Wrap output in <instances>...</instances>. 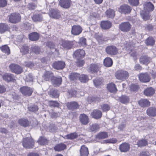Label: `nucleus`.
<instances>
[{"mask_svg":"<svg viewBox=\"0 0 156 156\" xmlns=\"http://www.w3.org/2000/svg\"><path fill=\"white\" fill-rule=\"evenodd\" d=\"M115 76L117 79L123 81L128 78L129 73L126 71L119 70L116 73Z\"/></svg>","mask_w":156,"mask_h":156,"instance_id":"f257e3e1","label":"nucleus"},{"mask_svg":"<svg viewBox=\"0 0 156 156\" xmlns=\"http://www.w3.org/2000/svg\"><path fill=\"white\" fill-rule=\"evenodd\" d=\"M23 146L26 148H31L34 144L33 140L31 137L24 138L23 141Z\"/></svg>","mask_w":156,"mask_h":156,"instance_id":"f03ea898","label":"nucleus"},{"mask_svg":"<svg viewBox=\"0 0 156 156\" xmlns=\"http://www.w3.org/2000/svg\"><path fill=\"white\" fill-rule=\"evenodd\" d=\"M131 25L129 22H124L121 23L119 26L120 30L123 32H128L130 30Z\"/></svg>","mask_w":156,"mask_h":156,"instance_id":"7ed1b4c3","label":"nucleus"},{"mask_svg":"<svg viewBox=\"0 0 156 156\" xmlns=\"http://www.w3.org/2000/svg\"><path fill=\"white\" fill-rule=\"evenodd\" d=\"M105 51L107 53L111 56L116 55L118 53V49L114 45L107 46L105 48Z\"/></svg>","mask_w":156,"mask_h":156,"instance_id":"20e7f679","label":"nucleus"},{"mask_svg":"<svg viewBox=\"0 0 156 156\" xmlns=\"http://www.w3.org/2000/svg\"><path fill=\"white\" fill-rule=\"evenodd\" d=\"M21 20V16L19 14L13 13L9 16L10 22L12 23H16L19 22Z\"/></svg>","mask_w":156,"mask_h":156,"instance_id":"39448f33","label":"nucleus"},{"mask_svg":"<svg viewBox=\"0 0 156 156\" xmlns=\"http://www.w3.org/2000/svg\"><path fill=\"white\" fill-rule=\"evenodd\" d=\"M20 91L24 95L30 96L33 91V89L27 86H23L20 89Z\"/></svg>","mask_w":156,"mask_h":156,"instance_id":"423d86ee","label":"nucleus"},{"mask_svg":"<svg viewBox=\"0 0 156 156\" xmlns=\"http://www.w3.org/2000/svg\"><path fill=\"white\" fill-rule=\"evenodd\" d=\"M9 67L11 71L16 74H20L22 72V68L17 65L12 64L10 65Z\"/></svg>","mask_w":156,"mask_h":156,"instance_id":"0eeeda50","label":"nucleus"},{"mask_svg":"<svg viewBox=\"0 0 156 156\" xmlns=\"http://www.w3.org/2000/svg\"><path fill=\"white\" fill-rule=\"evenodd\" d=\"M59 44L64 48L69 49L71 48L73 45V42L62 40L59 43Z\"/></svg>","mask_w":156,"mask_h":156,"instance_id":"6e6552de","label":"nucleus"},{"mask_svg":"<svg viewBox=\"0 0 156 156\" xmlns=\"http://www.w3.org/2000/svg\"><path fill=\"white\" fill-rule=\"evenodd\" d=\"M82 31V29L80 26L74 25L72 27L71 32L74 35H77L80 34Z\"/></svg>","mask_w":156,"mask_h":156,"instance_id":"1a4fd4ad","label":"nucleus"},{"mask_svg":"<svg viewBox=\"0 0 156 156\" xmlns=\"http://www.w3.org/2000/svg\"><path fill=\"white\" fill-rule=\"evenodd\" d=\"M49 15L50 17L56 19L59 18L61 16L60 13L58 10L53 9L50 10Z\"/></svg>","mask_w":156,"mask_h":156,"instance_id":"9d476101","label":"nucleus"},{"mask_svg":"<svg viewBox=\"0 0 156 156\" xmlns=\"http://www.w3.org/2000/svg\"><path fill=\"white\" fill-rule=\"evenodd\" d=\"M85 54L84 50L83 49H78L74 52V56L76 59H81L84 57Z\"/></svg>","mask_w":156,"mask_h":156,"instance_id":"9b49d317","label":"nucleus"},{"mask_svg":"<svg viewBox=\"0 0 156 156\" xmlns=\"http://www.w3.org/2000/svg\"><path fill=\"white\" fill-rule=\"evenodd\" d=\"M52 66L54 68L57 69H62L65 67V63L63 61L56 62L53 64Z\"/></svg>","mask_w":156,"mask_h":156,"instance_id":"f8f14e48","label":"nucleus"},{"mask_svg":"<svg viewBox=\"0 0 156 156\" xmlns=\"http://www.w3.org/2000/svg\"><path fill=\"white\" fill-rule=\"evenodd\" d=\"M71 3L70 0H60L59 1L60 6L65 9L69 8L70 7Z\"/></svg>","mask_w":156,"mask_h":156,"instance_id":"ddd939ff","label":"nucleus"},{"mask_svg":"<svg viewBox=\"0 0 156 156\" xmlns=\"http://www.w3.org/2000/svg\"><path fill=\"white\" fill-rule=\"evenodd\" d=\"M79 120L81 123L83 125H87L89 122L88 116L84 114L80 115L79 116Z\"/></svg>","mask_w":156,"mask_h":156,"instance_id":"4468645a","label":"nucleus"},{"mask_svg":"<svg viewBox=\"0 0 156 156\" xmlns=\"http://www.w3.org/2000/svg\"><path fill=\"white\" fill-rule=\"evenodd\" d=\"M139 78L140 81L144 83L148 82L150 80V76L147 73H141L139 76Z\"/></svg>","mask_w":156,"mask_h":156,"instance_id":"2eb2a0df","label":"nucleus"},{"mask_svg":"<svg viewBox=\"0 0 156 156\" xmlns=\"http://www.w3.org/2000/svg\"><path fill=\"white\" fill-rule=\"evenodd\" d=\"M88 71L91 73H95L99 70V66L98 64H91L88 67Z\"/></svg>","mask_w":156,"mask_h":156,"instance_id":"dca6fc26","label":"nucleus"},{"mask_svg":"<svg viewBox=\"0 0 156 156\" xmlns=\"http://www.w3.org/2000/svg\"><path fill=\"white\" fill-rule=\"evenodd\" d=\"M131 10V8L129 6L126 5L121 6L119 9V11L120 12L124 14L129 13L130 12Z\"/></svg>","mask_w":156,"mask_h":156,"instance_id":"f3484780","label":"nucleus"},{"mask_svg":"<svg viewBox=\"0 0 156 156\" xmlns=\"http://www.w3.org/2000/svg\"><path fill=\"white\" fill-rule=\"evenodd\" d=\"M3 79L7 82L13 81L15 80L14 76L9 73H5L2 76Z\"/></svg>","mask_w":156,"mask_h":156,"instance_id":"a211bd4d","label":"nucleus"},{"mask_svg":"<svg viewBox=\"0 0 156 156\" xmlns=\"http://www.w3.org/2000/svg\"><path fill=\"white\" fill-rule=\"evenodd\" d=\"M129 149L130 145L126 143H123L119 146V149L121 152H126L128 151Z\"/></svg>","mask_w":156,"mask_h":156,"instance_id":"6ab92c4d","label":"nucleus"},{"mask_svg":"<svg viewBox=\"0 0 156 156\" xmlns=\"http://www.w3.org/2000/svg\"><path fill=\"white\" fill-rule=\"evenodd\" d=\"M102 115L101 112L98 110H94L91 113V115L94 118L98 119L100 118Z\"/></svg>","mask_w":156,"mask_h":156,"instance_id":"aec40b11","label":"nucleus"},{"mask_svg":"<svg viewBox=\"0 0 156 156\" xmlns=\"http://www.w3.org/2000/svg\"><path fill=\"white\" fill-rule=\"evenodd\" d=\"M101 28L105 30H107L110 28L112 26V23L111 22L107 21H102L101 23Z\"/></svg>","mask_w":156,"mask_h":156,"instance_id":"412c9836","label":"nucleus"},{"mask_svg":"<svg viewBox=\"0 0 156 156\" xmlns=\"http://www.w3.org/2000/svg\"><path fill=\"white\" fill-rule=\"evenodd\" d=\"M144 11L149 12L154 9V5L150 2L145 3L144 5Z\"/></svg>","mask_w":156,"mask_h":156,"instance_id":"4be33fe9","label":"nucleus"},{"mask_svg":"<svg viewBox=\"0 0 156 156\" xmlns=\"http://www.w3.org/2000/svg\"><path fill=\"white\" fill-rule=\"evenodd\" d=\"M151 60V58L146 55L142 56L140 59V63L146 65H147Z\"/></svg>","mask_w":156,"mask_h":156,"instance_id":"5701e85b","label":"nucleus"},{"mask_svg":"<svg viewBox=\"0 0 156 156\" xmlns=\"http://www.w3.org/2000/svg\"><path fill=\"white\" fill-rule=\"evenodd\" d=\"M147 114L150 116L154 117L156 116V108L150 107L147 110Z\"/></svg>","mask_w":156,"mask_h":156,"instance_id":"b1692460","label":"nucleus"},{"mask_svg":"<svg viewBox=\"0 0 156 156\" xmlns=\"http://www.w3.org/2000/svg\"><path fill=\"white\" fill-rule=\"evenodd\" d=\"M80 153L81 156H88L89 154L88 148L84 145H82L81 147Z\"/></svg>","mask_w":156,"mask_h":156,"instance_id":"393cba45","label":"nucleus"},{"mask_svg":"<svg viewBox=\"0 0 156 156\" xmlns=\"http://www.w3.org/2000/svg\"><path fill=\"white\" fill-rule=\"evenodd\" d=\"M32 18L34 22H41L43 20L41 15L37 13L34 14L32 16Z\"/></svg>","mask_w":156,"mask_h":156,"instance_id":"a878e982","label":"nucleus"},{"mask_svg":"<svg viewBox=\"0 0 156 156\" xmlns=\"http://www.w3.org/2000/svg\"><path fill=\"white\" fill-rule=\"evenodd\" d=\"M51 81L54 86H59L62 82V78L61 77L57 78L54 76L53 77Z\"/></svg>","mask_w":156,"mask_h":156,"instance_id":"bb28decb","label":"nucleus"},{"mask_svg":"<svg viewBox=\"0 0 156 156\" xmlns=\"http://www.w3.org/2000/svg\"><path fill=\"white\" fill-rule=\"evenodd\" d=\"M107 88L109 91L112 93H115L117 90L115 85L112 83L108 84Z\"/></svg>","mask_w":156,"mask_h":156,"instance_id":"cd10ccee","label":"nucleus"},{"mask_svg":"<svg viewBox=\"0 0 156 156\" xmlns=\"http://www.w3.org/2000/svg\"><path fill=\"white\" fill-rule=\"evenodd\" d=\"M113 64L112 59L109 57H107L104 60V64L107 67L111 66Z\"/></svg>","mask_w":156,"mask_h":156,"instance_id":"c85d7f7f","label":"nucleus"},{"mask_svg":"<svg viewBox=\"0 0 156 156\" xmlns=\"http://www.w3.org/2000/svg\"><path fill=\"white\" fill-rule=\"evenodd\" d=\"M139 104L141 107H148L150 105V102L147 99H141L139 101Z\"/></svg>","mask_w":156,"mask_h":156,"instance_id":"c756f323","label":"nucleus"},{"mask_svg":"<svg viewBox=\"0 0 156 156\" xmlns=\"http://www.w3.org/2000/svg\"><path fill=\"white\" fill-rule=\"evenodd\" d=\"M66 146L63 143H60L57 144L54 147L55 151H60L66 149Z\"/></svg>","mask_w":156,"mask_h":156,"instance_id":"7c9ffc66","label":"nucleus"},{"mask_svg":"<svg viewBox=\"0 0 156 156\" xmlns=\"http://www.w3.org/2000/svg\"><path fill=\"white\" fill-rule=\"evenodd\" d=\"M154 93V90L152 87L148 88L144 91V94L147 96L152 95Z\"/></svg>","mask_w":156,"mask_h":156,"instance_id":"2f4dec72","label":"nucleus"},{"mask_svg":"<svg viewBox=\"0 0 156 156\" xmlns=\"http://www.w3.org/2000/svg\"><path fill=\"white\" fill-rule=\"evenodd\" d=\"M29 39L32 41H35L38 39L39 35L36 32L32 33L29 35Z\"/></svg>","mask_w":156,"mask_h":156,"instance_id":"473e14b6","label":"nucleus"},{"mask_svg":"<svg viewBox=\"0 0 156 156\" xmlns=\"http://www.w3.org/2000/svg\"><path fill=\"white\" fill-rule=\"evenodd\" d=\"M79 80L82 83H85L88 81L89 78L88 76L85 74L79 75Z\"/></svg>","mask_w":156,"mask_h":156,"instance_id":"72a5a7b5","label":"nucleus"},{"mask_svg":"<svg viewBox=\"0 0 156 156\" xmlns=\"http://www.w3.org/2000/svg\"><path fill=\"white\" fill-rule=\"evenodd\" d=\"M19 124L22 126H27L30 124V122L27 119H22L19 120Z\"/></svg>","mask_w":156,"mask_h":156,"instance_id":"f704fd0d","label":"nucleus"},{"mask_svg":"<svg viewBox=\"0 0 156 156\" xmlns=\"http://www.w3.org/2000/svg\"><path fill=\"white\" fill-rule=\"evenodd\" d=\"M67 107L69 109H75L78 108L79 105L77 103L75 102H73L68 103Z\"/></svg>","mask_w":156,"mask_h":156,"instance_id":"c9c22d12","label":"nucleus"},{"mask_svg":"<svg viewBox=\"0 0 156 156\" xmlns=\"http://www.w3.org/2000/svg\"><path fill=\"white\" fill-rule=\"evenodd\" d=\"M20 48V52L23 55L26 54L28 53L29 52V48L26 45H23L21 46Z\"/></svg>","mask_w":156,"mask_h":156,"instance_id":"e433bc0d","label":"nucleus"},{"mask_svg":"<svg viewBox=\"0 0 156 156\" xmlns=\"http://www.w3.org/2000/svg\"><path fill=\"white\" fill-rule=\"evenodd\" d=\"M53 74L50 72H46L44 74V79L46 81L51 80L54 77Z\"/></svg>","mask_w":156,"mask_h":156,"instance_id":"4c0bfd02","label":"nucleus"},{"mask_svg":"<svg viewBox=\"0 0 156 156\" xmlns=\"http://www.w3.org/2000/svg\"><path fill=\"white\" fill-rule=\"evenodd\" d=\"M140 14L142 18L144 20H146L150 18L149 12L143 10L140 12Z\"/></svg>","mask_w":156,"mask_h":156,"instance_id":"58836bf2","label":"nucleus"},{"mask_svg":"<svg viewBox=\"0 0 156 156\" xmlns=\"http://www.w3.org/2000/svg\"><path fill=\"white\" fill-rule=\"evenodd\" d=\"M119 100L122 103L126 104L128 103L129 101V99L128 97L122 95L121 97H119Z\"/></svg>","mask_w":156,"mask_h":156,"instance_id":"ea45409f","label":"nucleus"},{"mask_svg":"<svg viewBox=\"0 0 156 156\" xmlns=\"http://www.w3.org/2000/svg\"><path fill=\"white\" fill-rule=\"evenodd\" d=\"M148 142L147 140L144 139L139 140L137 143L138 146L140 147L146 146Z\"/></svg>","mask_w":156,"mask_h":156,"instance_id":"a19ab883","label":"nucleus"},{"mask_svg":"<svg viewBox=\"0 0 156 156\" xmlns=\"http://www.w3.org/2000/svg\"><path fill=\"white\" fill-rule=\"evenodd\" d=\"M0 48L2 51L7 55H9L10 54V49L9 47L7 45L3 46Z\"/></svg>","mask_w":156,"mask_h":156,"instance_id":"79ce46f5","label":"nucleus"},{"mask_svg":"<svg viewBox=\"0 0 156 156\" xmlns=\"http://www.w3.org/2000/svg\"><path fill=\"white\" fill-rule=\"evenodd\" d=\"M9 29L8 25L2 23L0 24V32L3 33Z\"/></svg>","mask_w":156,"mask_h":156,"instance_id":"37998d69","label":"nucleus"},{"mask_svg":"<svg viewBox=\"0 0 156 156\" xmlns=\"http://www.w3.org/2000/svg\"><path fill=\"white\" fill-rule=\"evenodd\" d=\"M79 74L76 73H71L70 74L69 77L72 80H79Z\"/></svg>","mask_w":156,"mask_h":156,"instance_id":"c03bdc74","label":"nucleus"},{"mask_svg":"<svg viewBox=\"0 0 156 156\" xmlns=\"http://www.w3.org/2000/svg\"><path fill=\"white\" fill-rule=\"evenodd\" d=\"M49 93L50 95L54 98H58L59 96L58 91L56 90L51 89Z\"/></svg>","mask_w":156,"mask_h":156,"instance_id":"a18cd8bd","label":"nucleus"},{"mask_svg":"<svg viewBox=\"0 0 156 156\" xmlns=\"http://www.w3.org/2000/svg\"><path fill=\"white\" fill-rule=\"evenodd\" d=\"M108 136L107 133L102 132L98 134L97 136V138L99 139L106 138Z\"/></svg>","mask_w":156,"mask_h":156,"instance_id":"49530a36","label":"nucleus"},{"mask_svg":"<svg viewBox=\"0 0 156 156\" xmlns=\"http://www.w3.org/2000/svg\"><path fill=\"white\" fill-rule=\"evenodd\" d=\"M78 135L76 133H73L67 134L66 136V138L68 139H73L77 137Z\"/></svg>","mask_w":156,"mask_h":156,"instance_id":"de8ad7c7","label":"nucleus"},{"mask_svg":"<svg viewBox=\"0 0 156 156\" xmlns=\"http://www.w3.org/2000/svg\"><path fill=\"white\" fill-rule=\"evenodd\" d=\"M37 142L39 144L41 145L46 144L48 142L47 139L43 137H40Z\"/></svg>","mask_w":156,"mask_h":156,"instance_id":"09e8293b","label":"nucleus"},{"mask_svg":"<svg viewBox=\"0 0 156 156\" xmlns=\"http://www.w3.org/2000/svg\"><path fill=\"white\" fill-rule=\"evenodd\" d=\"M99 125L95 123L90 126V129L92 131H96L99 129Z\"/></svg>","mask_w":156,"mask_h":156,"instance_id":"8fccbe9b","label":"nucleus"},{"mask_svg":"<svg viewBox=\"0 0 156 156\" xmlns=\"http://www.w3.org/2000/svg\"><path fill=\"white\" fill-rule=\"evenodd\" d=\"M107 16L108 17L112 18L115 16V12L112 9H109L106 12Z\"/></svg>","mask_w":156,"mask_h":156,"instance_id":"3c124183","label":"nucleus"},{"mask_svg":"<svg viewBox=\"0 0 156 156\" xmlns=\"http://www.w3.org/2000/svg\"><path fill=\"white\" fill-rule=\"evenodd\" d=\"M145 43L147 45H153L154 44V41L152 37H148L145 41Z\"/></svg>","mask_w":156,"mask_h":156,"instance_id":"603ef678","label":"nucleus"},{"mask_svg":"<svg viewBox=\"0 0 156 156\" xmlns=\"http://www.w3.org/2000/svg\"><path fill=\"white\" fill-rule=\"evenodd\" d=\"M78 43L82 46H85L87 45L86 39L83 37H81L79 39Z\"/></svg>","mask_w":156,"mask_h":156,"instance_id":"864d4df0","label":"nucleus"},{"mask_svg":"<svg viewBox=\"0 0 156 156\" xmlns=\"http://www.w3.org/2000/svg\"><path fill=\"white\" fill-rule=\"evenodd\" d=\"M101 109L103 112H107L110 109L109 105L108 104H103L101 105Z\"/></svg>","mask_w":156,"mask_h":156,"instance_id":"5fc2aeb1","label":"nucleus"},{"mask_svg":"<svg viewBox=\"0 0 156 156\" xmlns=\"http://www.w3.org/2000/svg\"><path fill=\"white\" fill-rule=\"evenodd\" d=\"M93 82L94 85L96 87H98L102 83V80L101 78H97L93 81Z\"/></svg>","mask_w":156,"mask_h":156,"instance_id":"6e6d98bb","label":"nucleus"},{"mask_svg":"<svg viewBox=\"0 0 156 156\" xmlns=\"http://www.w3.org/2000/svg\"><path fill=\"white\" fill-rule=\"evenodd\" d=\"M29 111L31 112H35L37 111L38 109V106L36 105H33L28 107Z\"/></svg>","mask_w":156,"mask_h":156,"instance_id":"4d7b16f0","label":"nucleus"},{"mask_svg":"<svg viewBox=\"0 0 156 156\" xmlns=\"http://www.w3.org/2000/svg\"><path fill=\"white\" fill-rule=\"evenodd\" d=\"M31 48L32 51L36 54H39L40 52V48L38 46H33Z\"/></svg>","mask_w":156,"mask_h":156,"instance_id":"13d9d810","label":"nucleus"},{"mask_svg":"<svg viewBox=\"0 0 156 156\" xmlns=\"http://www.w3.org/2000/svg\"><path fill=\"white\" fill-rule=\"evenodd\" d=\"M49 105L50 106L58 107L59 106V104L57 101H49Z\"/></svg>","mask_w":156,"mask_h":156,"instance_id":"bf43d9fd","label":"nucleus"},{"mask_svg":"<svg viewBox=\"0 0 156 156\" xmlns=\"http://www.w3.org/2000/svg\"><path fill=\"white\" fill-rule=\"evenodd\" d=\"M26 81L27 82H32L34 80L33 76L31 74H29L27 75Z\"/></svg>","mask_w":156,"mask_h":156,"instance_id":"052dcab7","label":"nucleus"},{"mask_svg":"<svg viewBox=\"0 0 156 156\" xmlns=\"http://www.w3.org/2000/svg\"><path fill=\"white\" fill-rule=\"evenodd\" d=\"M129 3L132 5L136 6L139 4V0H129Z\"/></svg>","mask_w":156,"mask_h":156,"instance_id":"680f3d73","label":"nucleus"},{"mask_svg":"<svg viewBox=\"0 0 156 156\" xmlns=\"http://www.w3.org/2000/svg\"><path fill=\"white\" fill-rule=\"evenodd\" d=\"M130 88L131 91H136L138 89L139 86L136 84H132L130 86Z\"/></svg>","mask_w":156,"mask_h":156,"instance_id":"e2e57ef3","label":"nucleus"},{"mask_svg":"<svg viewBox=\"0 0 156 156\" xmlns=\"http://www.w3.org/2000/svg\"><path fill=\"white\" fill-rule=\"evenodd\" d=\"M77 60L76 62L77 66L79 67H81L83 66L84 63V61L80 59H77Z\"/></svg>","mask_w":156,"mask_h":156,"instance_id":"0e129e2a","label":"nucleus"},{"mask_svg":"<svg viewBox=\"0 0 156 156\" xmlns=\"http://www.w3.org/2000/svg\"><path fill=\"white\" fill-rule=\"evenodd\" d=\"M105 141L107 143L115 144L117 142V140L115 138H113L106 140H105Z\"/></svg>","mask_w":156,"mask_h":156,"instance_id":"69168bd1","label":"nucleus"},{"mask_svg":"<svg viewBox=\"0 0 156 156\" xmlns=\"http://www.w3.org/2000/svg\"><path fill=\"white\" fill-rule=\"evenodd\" d=\"M7 4L6 0H0V7H3L6 6Z\"/></svg>","mask_w":156,"mask_h":156,"instance_id":"338daca9","label":"nucleus"},{"mask_svg":"<svg viewBox=\"0 0 156 156\" xmlns=\"http://www.w3.org/2000/svg\"><path fill=\"white\" fill-rule=\"evenodd\" d=\"M36 6V5L34 3H29L27 5L28 8L32 9H34Z\"/></svg>","mask_w":156,"mask_h":156,"instance_id":"774afa93","label":"nucleus"}]
</instances>
